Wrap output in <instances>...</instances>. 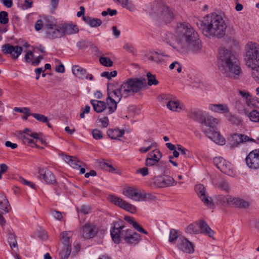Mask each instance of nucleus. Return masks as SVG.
Returning <instances> with one entry per match:
<instances>
[{
  "label": "nucleus",
  "instance_id": "nucleus-1",
  "mask_svg": "<svg viewBox=\"0 0 259 259\" xmlns=\"http://www.w3.org/2000/svg\"><path fill=\"white\" fill-rule=\"evenodd\" d=\"M175 32L174 37L170 33L166 34V42L179 53L185 54L191 52L197 54L202 51L199 35L189 23H178Z\"/></svg>",
  "mask_w": 259,
  "mask_h": 259
},
{
  "label": "nucleus",
  "instance_id": "nucleus-2",
  "mask_svg": "<svg viewBox=\"0 0 259 259\" xmlns=\"http://www.w3.org/2000/svg\"><path fill=\"white\" fill-rule=\"evenodd\" d=\"M201 27L203 34L210 38L224 36L227 25L221 15L211 14L203 18Z\"/></svg>",
  "mask_w": 259,
  "mask_h": 259
},
{
  "label": "nucleus",
  "instance_id": "nucleus-3",
  "mask_svg": "<svg viewBox=\"0 0 259 259\" xmlns=\"http://www.w3.org/2000/svg\"><path fill=\"white\" fill-rule=\"evenodd\" d=\"M219 54L221 61L225 65L224 73L229 77L237 78L240 73V68L237 65L235 58L226 50H221Z\"/></svg>",
  "mask_w": 259,
  "mask_h": 259
},
{
  "label": "nucleus",
  "instance_id": "nucleus-4",
  "mask_svg": "<svg viewBox=\"0 0 259 259\" xmlns=\"http://www.w3.org/2000/svg\"><path fill=\"white\" fill-rule=\"evenodd\" d=\"M122 226L114 227L111 230V235L113 241L118 243L120 238H122L126 243L130 244H136L140 240V235L134 231L127 229L122 230Z\"/></svg>",
  "mask_w": 259,
  "mask_h": 259
},
{
  "label": "nucleus",
  "instance_id": "nucleus-5",
  "mask_svg": "<svg viewBox=\"0 0 259 259\" xmlns=\"http://www.w3.org/2000/svg\"><path fill=\"white\" fill-rule=\"evenodd\" d=\"M245 60L248 68L259 72V47L256 43L249 42L246 44Z\"/></svg>",
  "mask_w": 259,
  "mask_h": 259
},
{
  "label": "nucleus",
  "instance_id": "nucleus-6",
  "mask_svg": "<svg viewBox=\"0 0 259 259\" xmlns=\"http://www.w3.org/2000/svg\"><path fill=\"white\" fill-rule=\"evenodd\" d=\"M123 91V89L122 84L119 88H108V97L106 101L109 113L111 114L116 111L117 104L120 102L122 97H128Z\"/></svg>",
  "mask_w": 259,
  "mask_h": 259
},
{
  "label": "nucleus",
  "instance_id": "nucleus-7",
  "mask_svg": "<svg viewBox=\"0 0 259 259\" xmlns=\"http://www.w3.org/2000/svg\"><path fill=\"white\" fill-rule=\"evenodd\" d=\"M146 85V82L145 79L138 78H128L122 84L123 91L127 97L138 92Z\"/></svg>",
  "mask_w": 259,
  "mask_h": 259
},
{
  "label": "nucleus",
  "instance_id": "nucleus-8",
  "mask_svg": "<svg viewBox=\"0 0 259 259\" xmlns=\"http://www.w3.org/2000/svg\"><path fill=\"white\" fill-rule=\"evenodd\" d=\"M219 200L222 201L223 204L226 203L230 206L239 208H249L251 201L249 199H244L240 197H234L232 196H220Z\"/></svg>",
  "mask_w": 259,
  "mask_h": 259
},
{
  "label": "nucleus",
  "instance_id": "nucleus-9",
  "mask_svg": "<svg viewBox=\"0 0 259 259\" xmlns=\"http://www.w3.org/2000/svg\"><path fill=\"white\" fill-rule=\"evenodd\" d=\"M213 163L217 168L224 174L231 177L236 175V170L234 166L222 157H215L213 159Z\"/></svg>",
  "mask_w": 259,
  "mask_h": 259
},
{
  "label": "nucleus",
  "instance_id": "nucleus-10",
  "mask_svg": "<svg viewBox=\"0 0 259 259\" xmlns=\"http://www.w3.org/2000/svg\"><path fill=\"white\" fill-rule=\"evenodd\" d=\"M154 13L157 14L165 23H169L174 18V15L171 10L162 4H155L152 7Z\"/></svg>",
  "mask_w": 259,
  "mask_h": 259
},
{
  "label": "nucleus",
  "instance_id": "nucleus-11",
  "mask_svg": "<svg viewBox=\"0 0 259 259\" xmlns=\"http://www.w3.org/2000/svg\"><path fill=\"white\" fill-rule=\"evenodd\" d=\"M108 199L112 203L131 213H134L137 211L136 206L118 196L110 195Z\"/></svg>",
  "mask_w": 259,
  "mask_h": 259
},
{
  "label": "nucleus",
  "instance_id": "nucleus-12",
  "mask_svg": "<svg viewBox=\"0 0 259 259\" xmlns=\"http://www.w3.org/2000/svg\"><path fill=\"white\" fill-rule=\"evenodd\" d=\"M247 166L252 170L259 169V148L251 151L246 156Z\"/></svg>",
  "mask_w": 259,
  "mask_h": 259
},
{
  "label": "nucleus",
  "instance_id": "nucleus-13",
  "mask_svg": "<svg viewBox=\"0 0 259 259\" xmlns=\"http://www.w3.org/2000/svg\"><path fill=\"white\" fill-rule=\"evenodd\" d=\"M46 32L47 37L51 39L63 37L61 24L57 25L51 20L47 25Z\"/></svg>",
  "mask_w": 259,
  "mask_h": 259
},
{
  "label": "nucleus",
  "instance_id": "nucleus-14",
  "mask_svg": "<svg viewBox=\"0 0 259 259\" xmlns=\"http://www.w3.org/2000/svg\"><path fill=\"white\" fill-rule=\"evenodd\" d=\"M98 232V228L93 223H87L81 227L79 235L85 239L94 237Z\"/></svg>",
  "mask_w": 259,
  "mask_h": 259
},
{
  "label": "nucleus",
  "instance_id": "nucleus-15",
  "mask_svg": "<svg viewBox=\"0 0 259 259\" xmlns=\"http://www.w3.org/2000/svg\"><path fill=\"white\" fill-rule=\"evenodd\" d=\"M161 98L165 101L167 108L174 112H180L182 110V105L180 101L176 99L173 96L163 95Z\"/></svg>",
  "mask_w": 259,
  "mask_h": 259
},
{
  "label": "nucleus",
  "instance_id": "nucleus-16",
  "mask_svg": "<svg viewBox=\"0 0 259 259\" xmlns=\"http://www.w3.org/2000/svg\"><path fill=\"white\" fill-rule=\"evenodd\" d=\"M147 59L150 61L159 64L163 63L170 56L162 51H150L146 54Z\"/></svg>",
  "mask_w": 259,
  "mask_h": 259
},
{
  "label": "nucleus",
  "instance_id": "nucleus-17",
  "mask_svg": "<svg viewBox=\"0 0 259 259\" xmlns=\"http://www.w3.org/2000/svg\"><path fill=\"white\" fill-rule=\"evenodd\" d=\"M220 122V120L218 118L212 116L207 117L202 122L201 127L203 132L206 134L209 132L214 131Z\"/></svg>",
  "mask_w": 259,
  "mask_h": 259
},
{
  "label": "nucleus",
  "instance_id": "nucleus-18",
  "mask_svg": "<svg viewBox=\"0 0 259 259\" xmlns=\"http://www.w3.org/2000/svg\"><path fill=\"white\" fill-rule=\"evenodd\" d=\"M195 191L199 197L205 205L212 207V200L211 197L207 195L205 188L203 185L199 184L196 185Z\"/></svg>",
  "mask_w": 259,
  "mask_h": 259
},
{
  "label": "nucleus",
  "instance_id": "nucleus-19",
  "mask_svg": "<svg viewBox=\"0 0 259 259\" xmlns=\"http://www.w3.org/2000/svg\"><path fill=\"white\" fill-rule=\"evenodd\" d=\"M162 156V155L159 149H154L148 154L145 160V165L147 166H153L157 165Z\"/></svg>",
  "mask_w": 259,
  "mask_h": 259
},
{
  "label": "nucleus",
  "instance_id": "nucleus-20",
  "mask_svg": "<svg viewBox=\"0 0 259 259\" xmlns=\"http://www.w3.org/2000/svg\"><path fill=\"white\" fill-rule=\"evenodd\" d=\"M250 142H254V139L242 134H234L230 138L231 145L233 147H237L240 144Z\"/></svg>",
  "mask_w": 259,
  "mask_h": 259
},
{
  "label": "nucleus",
  "instance_id": "nucleus-21",
  "mask_svg": "<svg viewBox=\"0 0 259 259\" xmlns=\"http://www.w3.org/2000/svg\"><path fill=\"white\" fill-rule=\"evenodd\" d=\"M2 51L5 54H10L14 59H16L22 54L23 49L18 46H13L10 44L2 46Z\"/></svg>",
  "mask_w": 259,
  "mask_h": 259
},
{
  "label": "nucleus",
  "instance_id": "nucleus-22",
  "mask_svg": "<svg viewBox=\"0 0 259 259\" xmlns=\"http://www.w3.org/2000/svg\"><path fill=\"white\" fill-rule=\"evenodd\" d=\"M177 247L180 250L185 253H192L194 251L193 244L183 237H179L177 242Z\"/></svg>",
  "mask_w": 259,
  "mask_h": 259
},
{
  "label": "nucleus",
  "instance_id": "nucleus-23",
  "mask_svg": "<svg viewBox=\"0 0 259 259\" xmlns=\"http://www.w3.org/2000/svg\"><path fill=\"white\" fill-rule=\"evenodd\" d=\"M141 190L135 187L128 186L123 189L122 194L126 198L139 201Z\"/></svg>",
  "mask_w": 259,
  "mask_h": 259
},
{
  "label": "nucleus",
  "instance_id": "nucleus-24",
  "mask_svg": "<svg viewBox=\"0 0 259 259\" xmlns=\"http://www.w3.org/2000/svg\"><path fill=\"white\" fill-rule=\"evenodd\" d=\"M72 72L78 78L81 79H89L91 80L93 79V76L92 74H89L85 69L79 65H73L72 67Z\"/></svg>",
  "mask_w": 259,
  "mask_h": 259
},
{
  "label": "nucleus",
  "instance_id": "nucleus-25",
  "mask_svg": "<svg viewBox=\"0 0 259 259\" xmlns=\"http://www.w3.org/2000/svg\"><path fill=\"white\" fill-rule=\"evenodd\" d=\"M154 183L157 187L160 188L175 186L177 183L172 177L169 176L157 178Z\"/></svg>",
  "mask_w": 259,
  "mask_h": 259
},
{
  "label": "nucleus",
  "instance_id": "nucleus-26",
  "mask_svg": "<svg viewBox=\"0 0 259 259\" xmlns=\"http://www.w3.org/2000/svg\"><path fill=\"white\" fill-rule=\"evenodd\" d=\"M39 178L47 184H53L55 182V177L52 172L46 168L38 169Z\"/></svg>",
  "mask_w": 259,
  "mask_h": 259
},
{
  "label": "nucleus",
  "instance_id": "nucleus-27",
  "mask_svg": "<svg viewBox=\"0 0 259 259\" xmlns=\"http://www.w3.org/2000/svg\"><path fill=\"white\" fill-rule=\"evenodd\" d=\"M61 28L63 37L76 34L79 31L78 27L72 23L61 24Z\"/></svg>",
  "mask_w": 259,
  "mask_h": 259
},
{
  "label": "nucleus",
  "instance_id": "nucleus-28",
  "mask_svg": "<svg viewBox=\"0 0 259 259\" xmlns=\"http://www.w3.org/2000/svg\"><path fill=\"white\" fill-rule=\"evenodd\" d=\"M205 135L217 144L224 145L226 143L225 139L221 135L219 132L215 130L209 132Z\"/></svg>",
  "mask_w": 259,
  "mask_h": 259
},
{
  "label": "nucleus",
  "instance_id": "nucleus-29",
  "mask_svg": "<svg viewBox=\"0 0 259 259\" xmlns=\"http://www.w3.org/2000/svg\"><path fill=\"white\" fill-rule=\"evenodd\" d=\"M208 109L213 112L219 113H228L229 108L227 105L223 104H210L208 106Z\"/></svg>",
  "mask_w": 259,
  "mask_h": 259
},
{
  "label": "nucleus",
  "instance_id": "nucleus-30",
  "mask_svg": "<svg viewBox=\"0 0 259 259\" xmlns=\"http://www.w3.org/2000/svg\"><path fill=\"white\" fill-rule=\"evenodd\" d=\"M200 233L205 234L210 238H213L214 232L209 227L208 224L202 220H199Z\"/></svg>",
  "mask_w": 259,
  "mask_h": 259
},
{
  "label": "nucleus",
  "instance_id": "nucleus-31",
  "mask_svg": "<svg viewBox=\"0 0 259 259\" xmlns=\"http://www.w3.org/2000/svg\"><path fill=\"white\" fill-rule=\"evenodd\" d=\"M34 133L32 132L30 129L25 128L24 130L23 135L22 136L24 143L28 144L32 147H34V138L31 136L32 134Z\"/></svg>",
  "mask_w": 259,
  "mask_h": 259
},
{
  "label": "nucleus",
  "instance_id": "nucleus-32",
  "mask_svg": "<svg viewBox=\"0 0 259 259\" xmlns=\"http://www.w3.org/2000/svg\"><path fill=\"white\" fill-rule=\"evenodd\" d=\"M91 103L94 110L97 113H101L107 108V102L92 100L91 101Z\"/></svg>",
  "mask_w": 259,
  "mask_h": 259
},
{
  "label": "nucleus",
  "instance_id": "nucleus-33",
  "mask_svg": "<svg viewBox=\"0 0 259 259\" xmlns=\"http://www.w3.org/2000/svg\"><path fill=\"white\" fill-rule=\"evenodd\" d=\"M51 21V19L49 17L43 16L40 17V18L37 20L35 24V29L36 31H39L43 27H45V30L47 28V25L49 24Z\"/></svg>",
  "mask_w": 259,
  "mask_h": 259
},
{
  "label": "nucleus",
  "instance_id": "nucleus-34",
  "mask_svg": "<svg viewBox=\"0 0 259 259\" xmlns=\"http://www.w3.org/2000/svg\"><path fill=\"white\" fill-rule=\"evenodd\" d=\"M11 209L7 197L3 195H0V212L8 213Z\"/></svg>",
  "mask_w": 259,
  "mask_h": 259
},
{
  "label": "nucleus",
  "instance_id": "nucleus-35",
  "mask_svg": "<svg viewBox=\"0 0 259 259\" xmlns=\"http://www.w3.org/2000/svg\"><path fill=\"white\" fill-rule=\"evenodd\" d=\"M239 94L245 100L246 103L248 106H255V100L252 98L251 95L245 91H239Z\"/></svg>",
  "mask_w": 259,
  "mask_h": 259
},
{
  "label": "nucleus",
  "instance_id": "nucleus-36",
  "mask_svg": "<svg viewBox=\"0 0 259 259\" xmlns=\"http://www.w3.org/2000/svg\"><path fill=\"white\" fill-rule=\"evenodd\" d=\"M144 143L145 146L141 147L139 150L141 153H146L151 149L155 148L157 146L156 143L151 140L145 141Z\"/></svg>",
  "mask_w": 259,
  "mask_h": 259
},
{
  "label": "nucleus",
  "instance_id": "nucleus-37",
  "mask_svg": "<svg viewBox=\"0 0 259 259\" xmlns=\"http://www.w3.org/2000/svg\"><path fill=\"white\" fill-rule=\"evenodd\" d=\"M107 135L112 139L117 140L122 137L124 131L117 129H110L107 131Z\"/></svg>",
  "mask_w": 259,
  "mask_h": 259
},
{
  "label": "nucleus",
  "instance_id": "nucleus-38",
  "mask_svg": "<svg viewBox=\"0 0 259 259\" xmlns=\"http://www.w3.org/2000/svg\"><path fill=\"white\" fill-rule=\"evenodd\" d=\"M73 233L71 231L63 232L60 235L61 240L64 245L71 246L70 239L72 236Z\"/></svg>",
  "mask_w": 259,
  "mask_h": 259
},
{
  "label": "nucleus",
  "instance_id": "nucleus-39",
  "mask_svg": "<svg viewBox=\"0 0 259 259\" xmlns=\"http://www.w3.org/2000/svg\"><path fill=\"white\" fill-rule=\"evenodd\" d=\"M118 5H120L123 8H126L130 11L134 12L135 11V6L128 0H118L116 3Z\"/></svg>",
  "mask_w": 259,
  "mask_h": 259
},
{
  "label": "nucleus",
  "instance_id": "nucleus-40",
  "mask_svg": "<svg viewBox=\"0 0 259 259\" xmlns=\"http://www.w3.org/2000/svg\"><path fill=\"white\" fill-rule=\"evenodd\" d=\"M156 199V197L150 193H146L144 191H141L139 201H153Z\"/></svg>",
  "mask_w": 259,
  "mask_h": 259
},
{
  "label": "nucleus",
  "instance_id": "nucleus-41",
  "mask_svg": "<svg viewBox=\"0 0 259 259\" xmlns=\"http://www.w3.org/2000/svg\"><path fill=\"white\" fill-rule=\"evenodd\" d=\"M125 220L128 222L130 224H132L134 228L136 229L138 231L142 232L145 234H147V232L145 231L142 227L139 225L137 222H135L133 218L130 217H125Z\"/></svg>",
  "mask_w": 259,
  "mask_h": 259
},
{
  "label": "nucleus",
  "instance_id": "nucleus-42",
  "mask_svg": "<svg viewBox=\"0 0 259 259\" xmlns=\"http://www.w3.org/2000/svg\"><path fill=\"white\" fill-rule=\"evenodd\" d=\"M226 117L228 121L233 125H239L242 123L241 119L235 115L229 114Z\"/></svg>",
  "mask_w": 259,
  "mask_h": 259
},
{
  "label": "nucleus",
  "instance_id": "nucleus-43",
  "mask_svg": "<svg viewBox=\"0 0 259 259\" xmlns=\"http://www.w3.org/2000/svg\"><path fill=\"white\" fill-rule=\"evenodd\" d=\"M199 221L190 224L187 228V231L189 233L199 234L200 233Z\"/></svg>",
  "mask_w": 259,
  "mask_h": 259
},
{
  "label": "nucleus",
  "instance_id": "nucleus-44",
  "mask_svg": "<svg viewBox=\"0 0 259 259\" xmlns=\"http://www.w3.org/2000/svg\"><path fill=\"white\" fill-rule=\"evenodd\" d=\"M31 136L34 138V147H36L37 148H44L40 146V144L45 146L46 145V142L42 139L39 137L38 134L36 133L32 134Z\"/></svg>",
  "mask_w": 259,
  "mask_h": 259
},
{
  "label": "nucleus",
  "instance_id": "nucleus-45",
  "mask_svg": "<svg viewBox=\"0 0 259 259\" xmlns=\"http://www.w3.org/2000/svg\"><path fill=\"white\" fill-rule=\"evenodd\" d=\"M71 252V246L64 245L60 252L61 259H67Z\"/></svg>",
  "mask_w": 259,
  "mask_h": 259
},
{
  "label": "nucleus",
  "instance_id": "nucleus-46",
  "mask_svg": "<svg viewBox=\"0 0 259 259\" xmlns=\"http://www.w3.org/2000/svg\"><path fill=\"white\" fill-rule=\"evenodd\" d=\"M86 22L91 27H95L100 26L102 22L98 18H89L85 20Z\"/></svg>",
  "mask_w": 259,
  "mask_h": 259
},
{
  "label": "nucleus",
  "instance_id": "nucleus-47",
  "mask_svg": "<svg viewBox=\"0 0 259 259\" xmlns=\"http://www.w3.org/2000/svg\"><path fill=\"white\" fill-rule=\"evenodd\" d=\"M99 61L100 63L106 67H111L113 65V61L109 58L101 56L100 57Z\"/></svg>",
  "mask_w": 259,
  "mask_h": 259
},
{
  "label": "nucleus",
  "instance_id": "nucleus-48",
  "mask_svg": "<svg viewBox=\"0 0 259 259\" xmlns=\"http://www.w3.org/2000/svg\"><path fill=\"white\" fill-rule=\"evenodd\" d=\"M9 245L12 249H14L16 248L17 250H18V244L17 242L16 239V237L13 234H10L9 236Z\"/></svg>",
  "mask_w": 259,
  "mask_h": 259
},
{
  "label": "nucleus",
  "instance_id": "nucleus-49",
  "mask_svg": "<svg viewBox=\"0 0 259 259\" xmlns=\"http://www.w3.org/2000/svg\"><path fill=\"white\" fill-rule=\"evenodd\" d=\"M248 117L252 122H259V112L252 110L248 114Z\"/></svg>",
  "mask_w": 259,
  "mask_h": 259
},
{
  "label": "nucleus",
  "instance_id": "nucleus-50",
  "mask_svg": "<svg viewBox=\"0 0 259 259\" xmlns=\"http://www.w3.org/2000/svg\"><path fill=\"white\" fill-rule=\"evenodd\" d=\"M179 237L178 232L176 230L171 229L169 232V242L174 243L177 239H179Z\"/></svg>",
  "mask_w": 259,
  "mask_h": 259
},
{
  "label": "nucleus",
  "instance_id": "nucleus-51",
  "mask_svg": "<svg viewBox=\"0 0 259 259\" xmlns=\"http://www.w3.org/2000/svg\"><path fill=\"white\" fill-rule=\"evenodd\" d=\"M148 78V84L149 85H157L158 83V80L156 79L155 76L152 75L151 73L148 72L147 74Z\"/></svg>",
  "mask_w": 259,
  "mask_h": 259
},
{
  "label": "nucleus",
  "instance_id": "nucleus-52",
  "mask_svg": "<svg viewBox=\"0 0 259 259\" xmlns=\"http://www.w3.org/2000/svg\"><path fill=\"white\" fill-rule=\"evenodd\" d=\"M81 164L82 162L79 161L76 158L72 157L70 160L69 165L74 168L78 169L81 167Z\"/></svg>",
  "mask_w": 259,
  "mask_h": 259
},
{
  "label": "nucleus",
  "instance_id": "nucleus-53",
  "mask_svg": "<svg viewBox=\"0 0 259 259\" xmlns=\"http://www.w3.org/2000/svg\"><path fill=\"white\" fill-rule=\"evenodd\" d=\"M117 74V72L116 70H114L111 72L104 71L103 72L101 75L102 77H106L108 79H111L112 77H115Z\"/></svg>",
  "mask_w": 259,
  "mask_h": 259
},
{
  "label": "nucleus",
  "instance_id": "nucleus-54",
  "mask_svg": "<svg viewBox=\"0 0 259 259\" xmlns=\"http://www.w3.org/2000/svg\"><path fill=\"white\" fill-rule=\"evenodd\" d=\"M31 115L34 118H35L38 121H39L42 122H48V118L42 114L37 113H31Z\"/></svg>",
  "mask_w": 259,
  "mask_h": 259
},
{
  "label": "nucleus",
  "instance_id": "nucleus-55",
  "mask_svg": "<svg viewBox=\"0 0 259 259\" xmlns=\"http://www.w3.org/2000/svg\"><path fill=\"white\" fill-rule=\"evenodd\" d=\"M50 214L57 220L60 221L63 218L62 213L59 211L52 209L50 211Z\"/></svg>",
  "mask_w": 259,
  "mask_h": 259
},
{
  "label": "nucleus",
  "instance_id": "nucleus-56",
  "mask_svg": "<svg viewBox=\"0 0 259 259\" xmlns=\"http://www.w3.org/2000/svg\"><path fill=\"white\" fill-rule=\"evenodd\" d=\"M177 150L181 153V154L183 155L185 157L189 156L190 155L189 151L183 147L181 145H177Z\"/></svg>",
  "mask_w": 259,
  "mask_h": 259
},
{
  "label": "nucleus",
  "instance_id": "nucleus-57",
  "mask_svg": "<svg viewBox=\"0 0 259 259\" xmlns=\"http://www.w3.org/2000/svg\"><path fill=\"white\" fill-rule=\"evenodd\" d=\"M8 22V14L5 11L0 12V23L6 24Z\"/></svg>",
  "mask_w": 259,
  "mask_h": 259
},
{
  "label": "nucleus",
  "instance_id": "nucleus-58",
  "mask_svg": "<svg viewBox=\"0 0 259 259\" xmlns=\"http://www.w3.org/2000/svg\"><path fill=\"white\" fill-rule=\"evenodd\" d=\"M15 111L18 112L20 113H23L26 115H31V113L30 112L29 108L26 107L19 108L15 107L14 109Z\"/></svg>",
  "mask_w": 259,
  "mask_h": 259
},
{
  "label": "nucleus",
  "instance_id": "nucleus-59",
  "mask_svg": "<svg viewBox=\"0 0 259 259\" xmlns=\"http://www.w3.org/2000/svg\"><path fill=\"white\" fill-rule=\"evenodd\" d=\"M19 182L21 184L28 186V187L33 188H35V185L34 183L28 181L22 177H20L19 178Z\"/></svg>",
  "mask_w": 259,
  "mask_h": 259
},
{
  "label": "nucleus",
  "instance_id": "nucleus-60",
  "mask_svg": "<svg viewBox=\"0 0 259 259\" xmlns=\"http://www.w3.org/2000/svg\"><path fill=\"white\" fill-rule=\"evenodd\" d=\"M123 49L126 51L133 54H135L136 52V50L134 46L129 43L125 44L123 46Z\"/></svg>",
  "mask_w": 259,
  "mask_h": 259
},
{
  "label": "nucleus",
  "instance_id": "nucleus-61",
  "mask_svg": "<svg viewBox=\"0 0 259 259\" xmlns=\"http://www.w3.org/2000/svg\"><path fill=\"white\" fill-rule=\"evenodd\" d=\"M94 138L96 140H99L103 138L102 132L98 129H94L92 132Z\"/></svg>",
  "mask_w": 259,
  "mask_h": 259
},
{
  "label": "nucleus",
  "instance_id": "nucleus-62",
  "mask_svg": "<svg viewBox=\"0 0 259 259\" xmlns=\"http://www.w3.org/2000/svg\"><path fill=\"white\" fill-rule=\"evenodd\" d=\"M99 122L101 123V126L106 128L109 124V119L107 117H104L99 119Z\"/></svg>",
  "mask_w": 259,
  "mask_h": 259
},
{
  "label": "nucleus",
  "instance_id": "nucleus-63",
  "mask_svg": "<svg viewBox=\"0 0 259 259\" xmlns=\"http://www.w3.org/2000/svg\"><path fill=\"white\" fill-rule=\"evenodd\" d=\"M79 211L84 214H87L91 212V208L89 206L83 205L80 207Z\"/></svg>",
  "mask_w": 259,
  "mask_h": 259
},
{
  "label": "nucleus",
  "instance_id": "nucleus-64",
  "mask_svg": "<svg viewBox=\"0 0 259 259\" xmlns=\"http://www.w3.org/2000/svg\"><path fill=\"white\" fill-rule=\"evenodd\" d=\"M33 58V54L31 51L28 52L25 56V59L26 61L27 62H31Z\"/></svg>",
  "mask_w": 259,
  "mask_h": 259
}]
</instances>
